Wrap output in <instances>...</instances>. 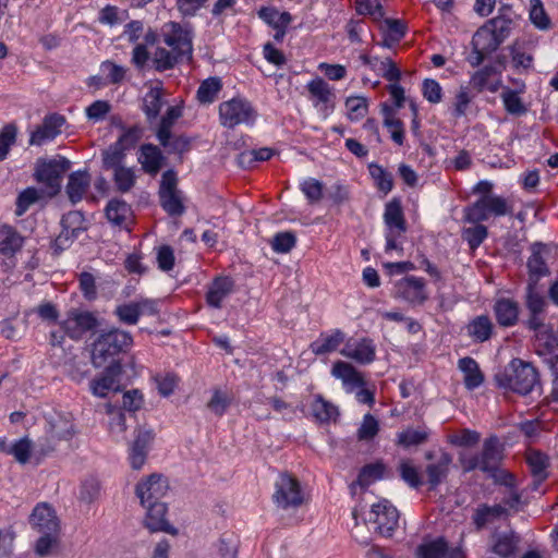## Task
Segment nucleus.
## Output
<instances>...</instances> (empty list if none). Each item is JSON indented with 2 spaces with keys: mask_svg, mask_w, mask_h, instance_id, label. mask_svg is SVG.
<instances>
[{
  "mask_svg": "<svg viewBox=\"0 0 558 558\" xmlns=\"http://www.w3.org/2000/svg\"><path fill=\"white\" fill-rule=\"evenodd\" d=\"M160 205L170 216H181L185 207L180 197V192L159 195Z\"/></svg>",
  "mask_w": 558,
  "mask_h": 558,
  "instance_id": "bf43d9fd",
  "label": "nucleus"
},
{
  "mask_svg": "<svg viewBox=\"0 0 558 558\" xmlns=\"http://www.w3.org/2000/svg\"><path fill=\"white\" fill-rule=\"evenodd\" d=\"M488 218L489 216L481 197L464 209V220L470 223L482 225L481 222Z\"/></svg>",
  "mask_w": 558,
  "mask_h": 558,
  "instance_id": "69168bd1",
  "label": "nucleus"
},
{
  "mask_svg": "<svg viewBox=\"0 0 558 558\" xmlns=\"http://www.w3.org/2000/svg\"><path fill=\"white\" fill-rule=\"evenodd\" d=\"M344 339L345 335L340 329H333L330 333L322 332L319 338L310 344V349L315 355H325L335 352Z\"/></svg>",
  "mask_w": 558,
  "mask_h": 558,
  "instance_id": "2f4dec72",
  "label": "nucleus"
},
{
  "mask_svg": "<svg viewBox=\"0 0 558 558\" xmlns=\"http://www.w3.org/2000/svg\"><path fill=\"white\" fill-rule=\"evenodd\" d=\"M272 500L284 510L301 507L305 498L299 480L289 473H281L275 483Z\"/></svg>",
  "mask_w": 558,
  "mask_h": 558,
  "instance_id": "0eeeda50",
  "label": "nucleus"
},
{
  "mask_svg": "<svg viewBox=\"0 0 558 558\" xmlns=\"http://www.w3.org/2000/svg\"><path fill=\"white\" fill-rule=\"evenodd\" d=\"M368 171L375 182L376 187L385 195L388 194L393 187V178L390 172L384 169L378 163L372 162L368 165Z\"/></svg>",
  "mask_w": 558,
  "mask_h": 558,
  "instance_id": "09e8293b",
  "label": "nucleus"
},
{
  "mask_svg": "<svg viewBox=\"0 0 558 558\" xmlns=\"http://www.w3.org/2000/svg\"><path fill=\"white\" fill-rule=\"evenodd\" d=\"M541 243H535L532 246V255L527 259V268H529V280L527 283H536L542 277L549 275V269L542 257Z\"/></svg>",
  "mask_w": 558,
  "mask_h": 558,
  "instance_id": "4c0bfd02",
  "label": "nucleus"
},
{
  "mask_svg": "<svg viewBox=\"0 0 558 558\" xmlns=\"http://www.w3.org/2000/svg\"><path fill=\"white\" fill-rule=\"evenodd\" d=\"M514 29V13L510 8H502L499 10V14L489 20L484 26H482L476 35L484 33L485 35H504Z\"/></svg>",
  "mask_w": 558,
  "mask_h": 558,
  "instance_id": "cd10ccee",
  "label": "nucleus"
},
{
  "mask_svg": "<svg viewBox=\"0 0 558 558\" xmlns=\"http://www.w3.org/2000/svg\"><path fill=\"white\" fill-rule=\"evenodd\" d=\"M181 114L182 112L179 107H169L165 116L161 117L159 128L156 132V136L160 145H166L168 143V140H170L171 129Z\"/></svg>",
  "mask_w": 558,
  "mask_h": 558,
  "instance_id": "a18cd8bd",
  "label": "nucleus"
},
{
  "mask_svg": "<svg viewBox=\"0 0 558 558\" xmlns=\"http://www.w3.org/2000/svg\"><path fill=\"white\" fill-rule=\"evenodd\" d=\"M519 537L513 533H504L499 535L494 544L493 551L502 557H511L518 546Z\"/></svg>",
  "mask_w": 558,
  "mask_h": 558,
  "instance_id": "8fccbe9b",
  "label": "nucleus"
},
{
  "mask_svg": "<svg viewBox=\"0 0 558 558\" xmlns=\"http://www.w3.org/2000/svg\"><path fill=\"white\" fill-rule=\"evenodd\" d=\"M429 433L426 429H414L409 427L397 435L396 444L404 449L412 446H420L427 441Z\"/></svg>",
  "mask_w": 558,
  "mask_h": 558,
  "instance_id": "49530a36",
  "label": "nucleus"
},
{
  "mask_svg": "<svg viewBox=\"0 0 558 558\" xmlns=\"http://www.w3.org/2000/svg\"><path fill=\"white\" fill-rule=\"evenodd\" d=\"M122 134L119 136L118 141L116 142L118 145H120L123 149L129 150L138 143V141L142 138L143 135V128L140 125H133L130 128H125L121 125Z\"/></svg>",
  "mask_w": 558,
  "mask_h": 558,
  "instance_id": "680f3d73",
  "label": "nucleus"
},
{
  "mask_svg": "<svg viewBox=\"0 0 558 558\" xmlns=\"http://www.w3.org/2000/svg\"><path fill=\"white\" fill-rule=\"evenodd\" d=\"M131 216V206L123 199L112 198L108 202L106 206V217L113 226L122 227L126 225Z\"/></svg>",
  "mask_w": 558,
  "mask_h": 558,
  "instance_id": "58836bf2",
  "label": "nucleus"
},
{
  "mask_svg": "<svg viewBox=\"0 0 558 558\" xmlns=\"http://www.w3.org/2000/svg\"><path fill=\"white\" fill-rule=\"evenodd\" d=\"M348 117L351 121L363 119L368 110L367 98L363 96H350L345 99Z\"/></svg>",
  "mask_w": 558,
  "mask_h": 558,
  "instance_id": "6e6d98bb",
  "label": "nucleus"
},
{
  "mask_svg": "<svg viewBox=\"0 0 558 558\" xmlns=\"http://www.w3.org/2000/svg\"><path fill=\"white\" fill-rule=\"evenodd\" d=\"M29 524L34 531L41 534L35 544V553L45 557L59 543L61 531L60 520L54 508L48 502H39L29 515Z\"/></svg>",
  "mask_w": 558,
  "mask_h": 558,
  "instance_id": "f257e3e1",
  "label": "nucleus"
},
{
  "mask_svg": "<svg viewBox=\"0 0 558 558\" xmlns=\"http://www.w3.org/2000/svg\"><path fill=\"white\" fill-rule=\"evenodd\" d=\"M65 124V118L59 113L47 114L41 124L38 125L29 136V145L41 146L53 141Z\"/></svg>",
  "mask_w": 558,
  "mask_h": 558,
  "instance_id": "f3484780",
  "label": "nucleus"
},
{
  "mask_svg": "<svg viewBox=\"0 0 558 558\" xmlns=\"http://www.w3.org/2000/svg\"><path fill=\"white\" fill-rule=\"evenodd\" d=\"M121 375V363L119 361L110 362L104 373L90 381V390L93 395L105 398L109 391L118 390Z\"/></svg>",
  "mask_w": 558,
  "mask_h": 558,
  "instance_id": "a211bd4d",
  "label": "nucleus"
},
{
  "mask_svg": "<svg viewBox=\"0 0 558 558\" xmlns=\"http://www.w3.org/2000/svg\"><path fill=\"white\" fill-rule=\"evenodd\" d=\"M153 439L150 432H138L130 452L131 465L134 470H140L144 465L147 456V447Z\"/></svg>",
  "mask_w": 558,
  "mask_h": 558,
  "instance_id": "c9c22d12",
  "label": "nucleus"
},
{
  "mask_svg": "<svg viewBox=\"0 0 558 558\" xmlns=\"http://www.w3.org/2000/svg\"><path fill=\"white\" fill-rule=\"evenodd\" d=\"M312 414L320 423L335 421L339 415L338 408L324 399L322 395H316L311 405Z\"/></svg>",
  "mask_w": 558,
  "mask_h": 558,
  "instance_id": "ea45409f",
  "label": "nucleus"
},
{
  "mask_svg": "<svg viewBox=\"0 0 558 558\" xmlns=\"http://www.w3.org/2000/svg\"><path fill=\"white\" fill-rule=\"evenodd\" d=\"M114 315L119 322L126 325H135L140 319V311L137 302H130L118 305L114 310Z\"/></svg>",
  "mask_w": 558,
  "mask_h": 558,
  "instance_id": "052dcab7",
  "label": "nucleus"
},
{
  "mask_svg": "<svg viewBox=\"0 0 558 558\" xmlns=\"http://www.w3.org/2000/svg\"><path fill=\"white\" fill-rule=\"evenodd\" d=\"M162 89L160 87H151L144 96L143 111L148 120L153 122L157 119L162 108Z\"/></svg>",
  "mask_w": 558,
  "mask_h": 558,
  "instance_id": "79ce46f5",
  "label": "nucleus"
},
{
  "mask_svg": "<svg viewBox=\"0 0 558 558\" xmlns=\"http://www.w3.org/2000/svg\"><path fill=\"white\" fill-rule=\"evenodd\" d=\"M258 15L277 32V35H284L289 24L292 22V16L289 12L280 11L274 7L260 9Z\"/></svg>",
  "mask_w": 558,
  "mask_h": 558,
  "instance_id": "72a5a7b5",
  "label": "nucleus"
},
{
  "mask_svg": "<svg viewBox=\"0 0 558 558\" xmlns=\"http://www.w3.org/2000/svg\"><path fill=\"white\" fill-rule=\"evenodd\" d=\"M62 231L54 240L57 248H61L66 242L76 239L86 230V221L81 211L74 210L64 215L61 219Z\"/></svg>",
  "mask_w": 558,
  "mask_h": 558,
  "instance_id": "412c9836",
  "label": "nucleus"
},
{
  "mask_svg": "<svg viewBox=\"0 0 558 558\" xmlns=\"http://www.w3.org/2000/svg\"><path fill=\"white\" fill-rule=\"evenodd\" d=\"M468 336L476 343L488 341L494 332V325L487 315H478L466 325Z\"/></svg>",
  "mask_w": 558,
  "mask_h": 558,
  "instance_id": "473e14b6",
  "label": "nucleus"
},
{
  "mask_svg": "<svg viewBox=\"0 0 558 558\" xmlns=\"http://www.w3.org/2000/svg\"><path fill=\"white\" fill-rule=\"evenodd\" d=\"M524 305L529 316L523 320V325L529 330H537L544 327V316L547 302L543 290L536 283H527L524 294Z\"/></svg>",
  "mask_w": 558,
  "mask_h": 558,
  "instance_id": "9d476101",
  "label": "nucleus"
},
{
  "mask_svg": "<svg viewBox=\"0 0 558 558\" xmlns=\"http://www.w3.org/2000/svg\"><path fill=\"white\" fill-rule=\"evenodd\" d=\"M306 88L310 99L316 108L323 111L333 109L336 95L333 88L322 77H316L307 83Z\"/></svg>",
  "mask_w": 558,
  "mask_h": 558,
  "instance_id": "4be33fe9",
  "label": "nucleus"
},
{
  "mask_svg": "<svg viewBox=\"0 0 558 558\" xmlns=\"http://www.w3.org/2000/svg\"><path fill=\"white\" fill-rule=\"evenodd\" d=\"M113 182L119 192H130L134 187L136 182L134 169L123 166L121 168L113 170Z\"/></svg>",
  "mask_w": 558,
  "mask_h": 558,
  "instance_id": "864d4df0",
  "label": "nucleus"
},
{
  "mask_svg": "<svg viewBox=\"0 0 558 558\" xmlns=\"http://www.w3.org/2000/svg\"><path fill=\"white\" fill-rule=\"evenodd\" d=\"M486 207L487 214L500 217L512 214V206L508 204L507 199L497 195H485L481 197Z\"/></svg>",
  "mask_w": 558,
  "mask_h": 558,
  "instance_id": "603ef678",
  "label": "nucleus"
},
{
  "mask_svg": "<svg viewBox=\"0 0 558 558\" xmlns=\"http://www.w3.org/2000/svg\"><path fill=\"white\" fill-rule=\"evenodd\" d=\"M234 291V280L228 276L216 277L208 287L206 302L214 308H221L222 301Z\"/></svg>",
  "mask_w": 558,
  "mask_h": 558,
  "instance_id": "a878e982",
  "label": "nucleus"
},
{
  "mask_svg": "<svg viewBox=\"0 0 558 558\" xmlns=\"http://www.w3.org/2000/svg\"><path fill=\"white\" fill-rule=\"evenodd\" d=\"M340 353L361 364H368L375 360V345L373 340L363 338L359 341H348Z\"/></svg>",
  "mask_w": 558,
  "mask_h": 558,
  "instance_id": "393cba45",
  "label": "nucleus"
},
{
  "mask_svg": "<svg viewBox=\"0 0 558 558\" xmlns=\"http://www.w3.org/2000/svg\"><path fill=\"white\" fill-rule=\"evenodd\" d=\"M494 315L500 327H513L519 322L520 305L510 298H500L493 306Z\"/></svg>",
  "mask_w": 558,
  "mask_h": 558,
  "instance_id": "5701e85b",
  "label": "nucleus"
},
{
  "mask_svg": "<svg viewBox=\"0 0 558 558\" xmlns=\"http://www.w3.org/2000/svg\"><path fill=\"white\" fill-rule=\"evenodd\" d=\"M125 149L117 143H113L102 153V165L105 169L116 170L123 167L122 162L125 158Z\"/></svg>",
  "mask_w": 558,
  "mask_h": 558,
  "instance_id": "4d7b16f0",
  "label": "nucleus"
},
{
  "mask_svg": "<svg viewBox=\"0 0 558 558\" xmlns=\"http://www.w3.org/2000/svg\"><path fill=\"white\" fill-rule=\"evenodd\" d=\"M74 434L73 424L63 418L49 423V428L45 438L37 445L36 453L44 458L56 450L57 442L68 440Z\"/></svg>",
  "mask_w": 558,
  "mask_h": 558,
  "instance_id": "4468645a",
  "label": "nucleus"
},
{
  "mask_svg": "<svg viewBox=\"0 0 558 558\" xmlns=\"http://www.w3.org/2000/svg\"><path fill=\"white\" fill-rule=\"evenodd\" d=\"M92 178L86 170H77L69 175L65 192L71 203L81 202L90 186Z\"/></svg>",
  "mask_w": 558,
  "mask_h": 558,
  "instance_id": "c85d7f7f",
  "label": "nucleus"
},
{
  "mask_svg": "<svg viewBox=\"0 0 558 558\" xmlns=\"http://www.w3.org/2000/svg\"><path fill=\"white\" fill-rule=\"evenodd\" d=\"M526 463L533 476L532 489L537 490L541 484L548 477L549 458L537 449H527Z\"/></svg>",
  "mask_w": 558,
  "mask_h": 558,
  "instance_id": "b1692460",
  "label": "nucleus"
},
{
  "mask_svg": "<svg viewBox=\"0 0 558 558\" xmlns=\"http://www.w3.org/2000/svg\"><path fill=\"white\" fill-rule=\"evenodd\" d=\"M369 521L375 524V531L385 537H390L398 526L399 511L388 500L384 499L373 505Z\"/></svg>",
  "mask_w": 558,
  "mask_h": 558,
  "instance_id": "9b49d317",
  "label": "nucleus"
},
{
  "mask_svg": "<svg viewBox=\"0 0 558 558\" xmlns=\"http://www.w3.org/2000/svg\"><path fill=\"white\" fill-rule=\"evenodd\" d=\"M138 162L144 172L155 175L162 167L163 156L154 144H143L140 148Z\"/></svg>",
  "mask_w": 558,
  "mask_h": 558,
  "instance_id": "7c9ffc66",
  "label": "nucleus"
},
{
  "mask_svg": "<svg viewBox=\"0 0 558 558\" xmlns=\"http://www.w3.org/2000/svg\"><path fill=\"white\" fill-rule=\"evenodd\" d=\"M324 185L320 181L310 178L301 183V191L311 204L318 203L323 198Z\"/></svg>",
  "mask_w": 558,
  "mask_h": 558,
  "instance_id": "774afa93",
  "label": "nucleus"
},
{
  "mask_svg": "<svg viewBox=\"0 0 558 558\" xmlns=\"http://www.w3.org/2000/svg\"><path fill=\"white\" fill-rule=\"evenodd\" d=\"M452 456L447 451H440L436 462L426 465L425 473L429 489H436L448 476Z\"/></svg>",
  "mask_w": 558,
  "mask_h": 558,
  "instance_id": "bb28decb",
  "label": "nucleus"
},
{
  "mask_svg": "<svg viewBox=\"0 0 558 558\" xmlns=\"http://www.w3.org/2000/svg\"><path fill=\"white\" fill-rule=\"evenodd\" d=\"M385 472V465L380 462L369 463L364 465L356 481L350 485L351 494H355V489L360 486L362 489L367 488L373 482L380 480Z\"/></svg>",
  "mask_w": 558,
  "mask_h": 558,
  "instance_id": "e433bc0d",
  "label": "nucleus"
},
{
  "mask_svg": "<svg viewBox=\"0 0 558 558\" xmlns=\"http://www.w3.org/2000/svg\"><path fill=\"white\" fill-rule=\"evenodd\" d=\"M499 74L500 69L495 65L487 64L472 74L470 85L478 93H482L486 86H488L490 77Z\"/></svg>",
  "mask_w": 558,
  "mask_h": 558,
  "instance_id": "5fc2aeb1",
  "label": "nucleus"
},
{
  "mask_svg": "<svg viewBox=\"0 0 558 558\" xmlns=\"http://www.w3.org/2000/svg\"><path fill=\"white\" fill-rule=\"evenodd\" d=\"M533 331L535 332L534 347L536 353L544 357L550 369H554L558 363L557 336L551 329L546 328L545 325L543 328Z\"/></svg>",
  "mask_w": 558,
  "mask_h": 558,
  "instance_id": "dca6fc26",
  "label": "nucleus"
},
{
  "mask_svg": "<svg viewBox=\"0 0 558 558\" xmlns=\"http://www.w3.org/2000/svg\"><path fill=\"white\" fill-rule=\"evenodd\" d=\"M98 325L96 316L88 311L71 310L66 318L61 323L65 335L72 339H81L87 331L95 329Z\"/></svg>",
  "mask_w": 558,
  "mask_h": 558,
  "instance_id": "ddd939ff",
  "label": "nucleus"
},
{
  "mask_svg": "<svg viewBox=\"0 0 558 558\" xmlns=\"http://www.w3.org/2000/svg\"><path fill=\"white\" fill-rule=\"evenodd\" d=\"M143 507L146 509L144 524L150 532H165L171 535L178 534V530L171 525L166 518V502L149 504Z\"/></svg>",
  "mask_w": 558,
  "mask_h": 558,
  "instance_id": "aec40b11",
  "label": "nucleus"
},
{
  "mask_svg": "<svg viewBox=\"0 0 558 558\" xmlns=\"http://www.w3.org/2000/svg\"><path fill=\"white\" fill-rule=\"evenodd\" d=\"M296 243L295 234L291 231L279 232L275 234L271 241V247L276 253H288Z\"/></svg>",
  "mask_w": 558,
  "mask_h": 558,
  "instance_id": "338daca9",
  "label": "nucleus"
},
{
  "mask_svg": "<svg viewBox=\"0 0 558 558\" xmlns=\"http://www.w3.org/2000/svg\"><path fill=\"white\" fill-rule=\"evenodd\" d=\"M447 553L448 543L444 537L425 542L416 548L418 558H446Z\"/></svg>",
  "mask_w": 558,
  "mask_h": 558,
  "instance_id": "c03bdc74",
  "label": "nucleus"
},
{
  "mask_svg": "<svg viewBox=\"0 0 558 558\" xmlns=\"http://www.w3.org/2000/svg\"><path fill=\"white\" fill-rule=\"evenodd\" d=\"M505 459V445L496 435L487 437L480 453L459 454V463L463 473H470L475 470L488 474L490 471H496L498 465H501Z\"/></svg>",
  "mask_w": 558,
  "mask_h": 558,
  "instance_id": "f03ea898",
  "label": "nucleus"
},
{
  "mask_svg": "<svg viewBox=\"0 0 558 558\" xmlns=\"http://www.w3.org/2000/svg\"><path fill=\"white\" fill-rule=\"evenodd\" d=\"M219 117L225 128L232 129L242 123H252L255 110L248 101L233 98L219 105Z\"/></svg>",
  "mask_w": 558,
  "mask_h": 558,
  "instance_id": "1a4fd4ad",
  "label": "nucleus"
},
{
  "mask_svg": "<svg viewBox=\"0 0 558 558\" xmlns=\"http://www.w3.org/2000/svg\"><path fill=\"white\" fill-rule=\"evenodd\" d=\"M17 128L14 123L5 124L0 131V161H3L15 144Z\"/></svg>",
  "mask_w": 558,
  "mask_h": 558,
  "instance_id": "13d9d810",
  "label": "nucleus"
},
{
  "mask_svg": "<svg viewBox=\"0 0 558 558\" xmlns=\"http://www.w3.org/2000/svg\"><path fill=\"white\" fill-rule=\"evenodd\" d=\"M222 88L219 77H208L203 81L197 89V99L201 104H211L216 100L218 93Z\"/></svg>",
  "mask_w": 558,
  "mask_h": 558,
  "instance_id": "de8ad7c7",
  "label": "nucleus"
},
{
  "mask_svg": "<svg viewBox=\"0 0 558 558\" xmlns=\"http://www.w3.org/2000/svg\"><path fill=\"white\" fill-rule=\"evenodd\" d=\"M495 380L500 388L525 396L539 383L538 373L531 364L521 360L511 362V373L497 374Z\"/></svg>",
  "mask_w": 558,
  "mask_h": 558,
  "instance_id": "20e7f679",
  "label": "nucleus"
},
{
  "mask_svg": "<svg viewBox=\"0 0 558 558\" xmlns=\"http://www.w3.org/2000/svg\"><path fill=\"white\" fill-rule=\"evenodd\" d=\"M169 489L167 478L161 474H151L145 480L141 481L135 488V494L138 497L142 506L149 504L162 502Z\"/></svg>",
  "mask_w": 558,
  "mask_h": 558,
  "instance_id": "f8f14e48",
  "label": "nucleus"
},
{
  "mask_svg": "<svg viewBox=\"0 0 558 558\" xmlns=\"http://www.w3.org/2000/svg\"><path fill=\"white\" fill-rule=\"evenodd\" d=\"M458 367L464 374V385L469 390H473L483 384L484 375L473 357L465 356L460 359Z\"/></svg>",
  "mask_w": 558,
  "mask_h": 558,
  "instance_id": "f704fd0d",
  "label": "nucleus"
},
{
  "mask_svg": "<svg viewBox=\"0 0 558 558\" xmlns=\"http://www.w3.org/2000/svg\"><path fill=\"white\" fill-rule=\"evenodd\" d=\"M169 49L158 47L151 58L153 66L159 71L172 69L177 63L192 58L191 37H165Z\"/></svg>",
  "mask_w": 558,
  "mask_h": 558,
  "instance_id": "39448f33",
  "label": "nucleus"
},
{
  "mask_svg": "<svg viewBox=\"0 0 558 558\" xmlns=\"http://www.w3.org/2000/svg\"><path fill=\"white\" fill-rule=\"evenodd\" d=\"M530 20L541 31H547L550 20L547 16L541 0H531Z\"/></svg>",
  "mask_w": 558,
  "mask_h": 558,
  "instance_id": "0e129e2a",
  "label": "nucleus"
},
{
  "mask_svg": "<svg viewBox=\"0 0 558 558\" xmlns=\"http://www.w3.org/2000/svg\"><path fill=\"white\" fill-rule=\"evenodd\" d=\"M133 337L129 331L112 328L102 331L93 343L92 363L99 368L111 359L131 349Z\"/></svg>",
  "mask_w": 558,
  "mask_h": 558,
  "instance_id": "7ed1b4c3",
  "label": "nucleus"
},
{
  "mask_svg": "<svg viewBox=\"0 0 558 558\" xmlns=\"http://www.w3.org/2000/svg\"><path fill=\"white\" fill-rule=\"evenodd\" d=\"M70 167L71 162L61 156L51 159H38L35 168V178L38 183L47 189V193L53 196L59 193L62 177Z\"/></svg>",
  "mask_w": 558,
  "mask_h": 558,
  "instance_id": "423d86ee",
  "label": "nucleus"
},
{
  "mask_svg": "<svg viewBox=\"0 0 558 558\" xmlns=\"http://www.w3.org/2000/svg\"><path fill=\"white\" fill-rule=\"evenodd\" d=\"M461 236L468 243L470 250L475 251L488 236V229L484 225L463 228Z\"/></svg>",
  "mask_w": 558,
  "mask_h": 558,
  "instance_id": "3c124183",
  "label": "nucleus"
},
{
  "mask_svg": "<svg viewBox=\"0 0 558 558\" xmlns=\"http://www.w3.org/2000/svg\"><path fill=\"white\" fill-rule=\"evenodd\" d=\"M23 245V238L11 226L0 227V252L3 254H13Z\"/></svg>",
  "mask_w": 558,
  "mask_h": 558,
  "instance_id": "37998d69",
  "label": "nucleus"
},
{
  "mask_svg": "<svg viewBox=\"0 0 558 558\" xmlns=\"http://www.w3.org/2000/svg\"><path fill=\"white\" fill-rule=\"evenodd\" d=\"M384 221L388 231H397L398 234L407 232V221L399 198H392L385 206Z\"/></svg>",
  "mask_w": 558,
  "mask_h": 558,
  "instance_id": "c756f323",
  "label": "nucleus"
},
{
  "mask_svg": "<svg viewBox=\"0 0 558 558\" xmlns=\"http://www.w3.org/2000/svg\"><path fill=\"white\" fill-rule=\"evenodd\" d=\"M505 37H472V51L466 56V61L472 68L480 66L484 60L498 50Z\"/></svg>",
  "mask_w": 558,
  "mask_h": 558,
  "instance_id": "6ab92c4d",
  "label": "nucleus"
},
{
  "mask_svg": "<svg viewBox=\"0 0 558 558\" xmlns=\"http://www.w3.org/2000/svg\"><path fill=\"white\" fill-rule=\"evenodd\" d=\"M331 374L340 379L348 391L361 388L356 392V399L360 403L373 405L375 402L374 392L369 389L362 388L365 385L362 375L350 363L337 361L332 365Z\"/></svg>",
  "mask_w": 558,
  "mask_h": 558,
  "instance_id": "6e6552de",
  "label": "nucleus"
},
{
  "mask_svg": "<svg viewBox=\"0 0 558 558\" xmlns=\"http://www.w3.org/2000/svg\"><path fill=\"white\" fill-rule=\"evenodd\" d=\"M501 99H502L505 109L508 113L514 114V116H521L526 112V108L523 105V102L517 92L507 88L505 92H502Z\"/></svg>",
  "mask_w": 558,
  "mask_h": 558,
  "instance_id": "e2e57ef3",
  "label": "nucleus"
},
{
  "mask_svg": "<svg viewBox=\"0 0 558 558\" xmlns=\"http://www.w3.org/2000/svg\"><path fill=\"white\" fill-rule=\"evenodd\" d=\"M507 512L506 508L500 505L488 506L480 505L473 514V523L477 531L484 529L494 519L500 518Z\"/></svg>",
  "mask_w": 558,
  "mask_h": 558,
  "instance_id": "a19ab883",
  "label": "nucleus"
},
{
  "mask_svg": "<svg viewBox=\"0 0 558 558\" xmlns=\"http://www.w3.org/2000/svg\"><path fill=\"white\" fill-rule=\"evenodd\" d=\"M395 288V298L402 299L411 305H421L428 299L423 278L404 277Z\"/></svg>",
  "mask_w": 558,
  "mask_h": 558,
  "instance_id": "2eb2a0df",
  "label": "nucleus"
}]
</instances>
